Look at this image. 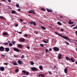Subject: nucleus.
<instances>
[{
    "label": "nucleus",
    "mask_w": 77,
    "mask_h": 77,
    "mask_svg": "<svg viewBox=\"0 0 77 77\" xmlns=\"http://www.w3.org/2000/svg\"><path fill=\"white\" fill-rule=\"evenodd\" d=\"M56 68V67H55V66H54V68Z\"/></svg>",
    "instance_id": "338daca9"
},
{
    "label": "nucleus",
    "mask_w": 77,
    "mask_h": 77,
    "mask_svg": "<svg viewBox=\"0 0 77 77\" xmlns=\"http://www.w3.org/2000/svg\"><path fill=\"white\" fill-rule=\"evenodd\" d=\"M49 27H50V28H52V26H49Z\"/></svg>",
    "instance_id": "bf43d9fd"
},
{
    "label": "nucleus",
    "mask_w": 77,
    "mask_h": 77,
    "mask_svg": "<svg viewBox=\"0 0 77 77\" xmlns=\"http://www.w3.org/2000/svg\"><path fill=\"white\" fill-rule=\"evenodd\" d=\"M20 42H24L25 40L24 39L20 38Z\"/></svg>",
    "instance_id": "dca6fc26"
},
{
    "label": "nucleus",
    "mask_w": 77,
    "mask_h": 77,
    "mask_svg": "<svg viewBox=\"0 0 77 77\" xmlns=\"http://www.w3.org/2000/svg\"><path fill=\"white\" fill-rule=\"evenodd\" d=\"M73 26H74V25H73L71 26V27H73Z\"/></svg>",
    "instance_id": "680f3d73"
},
{
    "label": "nucleus",
    "mask_w": 77,
    "mask_h": 77,
    "mask_svg": "<svg viewBox=\"0 0 77 77\" xmlns=\"http://www.w3.org/2000/svg\"><path fill=\"white\" fill-rule=\"evenodd\" d=\"M47 11L48 12H52V11L51 10H49V9H47Z\"/></svg>",
    "instance_id": "f3484780"
},
{
    "label": "nucleus",
    "mask_w": 77,
    "mask_h": 77,
    "mask_svg": "<svg viewBox=\"0 0 77 77\" xmlns=\"http://www.w3.org/2000/svg\"><path fill=\"white\" fill-rule=\"evenodd\" d=\"M26 48H27L28 49H30V47H29L28 46V47H26Z\"/></svg>",
    "instance_id": "09e8293b"
},
{
    "label": "nucleus",
    "mask_w": 77,
    "mask_h": 77,
    "mask_svg": "<svg viewBox=\"0 0 77 77\" xmlns=\"http://www.w3.org/2000/svg\"><path fill=\"white\" fill-rule=\"evenodd\" d=\"M11 13L12 14H17V12L14 10H12Z\"/></svg>",
    "instance_id": "ddd939ff"
},
{
    "label": "nucleus",
    "mask_w": 77,
    "mask_h": 77,
    "mask_svg": "<svg viewBox=\"0 0 77 77\" xmlns=\"http://www.w3.org/2000/svg\"><path fill=\"white\" fill-rule=\"evenodd\" d=\"M75 63L77 65V61H76L75 62Z\"/></svg>",
    "instance_id": "0e129e2a"
},
{
    "label": "nucleus",
    "mask_w": 77,
    "mask_h": 77,
    "mask_svg": "<svg viewBox=\"0 0 77 77\" xmlns=\"http://www.w3.org/2000/svg\"><path fill=\"white\" fill-rule=\"evenodd\" d=\"M30 65H34V62H33V61H31L30 62Z\"/></svg>",
    "instance_id": "a211bd4d"
},
{
    "label": "nucleus",
    "mask_w": 77,
    "mask_h": 77,
    "mask_svg": "<svg viewBox=\"0 0 77 77\" xmlns=\"http://www.w3.org/2000/svg\"><path fill=\"white\" fill-rule=\"evenodd\" d=\"M41 76L42 77H44V75L43 74H41Z\"/></svg>",
    "instance_id": "4c0bfd02"
},
{
    "label": "nucleus",
    "mask_w": 77,
    "mask_h": 77,
    "mask_svg": "<svg viewBox=\"0 0 77 77\" xmlns=\"http://www.w3.org/2000/svg\"><path fill=\"white\" fill-rule=\"evenodd\" d=\"M74 23L73 22H71V23H70V24H73Z\"/></svg>",
    "instance_id": "864d4df0"
},
{
    "label": "nucleus",
    "mask_w": 77,
    "mask_h": 77,
    "mask_svg": "<svg viewBox=\"0 0 77 77\" xmlns=\"http://www.w3.org/2000/svg\"><path fill=\"white\" fill-rule=\"evenodd\" d=\"M13 65H17V63L16 62L14 63H13Z\"/></svg>",
    "instance_id": "7c9ffc66"
},
{
    "label": "nucleus",
    "mask_w": 77,
    "mask_h": 77,
    "mask_svg": "<svg viewBox=\"0 0 77 77\" xmlns=\"http://www.w3.org/2000/svg\"><path fill=\"white\" fill-rule=\"evenodd\" d=\"M11 43H12V44H14L15 43H16V42H14V41H12L11 42Z\"/></svg>",
    "instance_id": "2f4dec72"
},
{
    "label": "nucleus",
    "mask_w": 77,
    "mask_h": 77,
    "mask_svg": "<svg viewBox=\"0 0 77 77\" xmlns=\"http://www.w3.org/2000/svg\"><path fill=\"white\" fill-rule=\"evenodd\" d=\"M27 36H28V35H27V34H25L24 35V37H27Z\"/></svg>",
    "instance_id": "cd10ccee"
},
{
    "label": "nucleus",
    "mask_w": 77,
    "mask_h": 77,
    "mask_svg": "<svg viewBox=\"0 0 77 77\" xmlns=\"http://www.w3.org/2000/svg\"><path fill=\"white\" fill-rule=\"evenodd\" d=\"M13 48L14 51H15L17 52H20V50H19V49H17L16 48Z\"/></svg>",
    "instance_id": "20e7f679"
},
{
    "label": "nucleus",
    "mask_w": 77,
    "mask_h": 77,
    "mask_svg": "<svg viewBox=\"0 0 77 77\" xmlns=\"http://www.w3.org/2000/svg\"><path fill=\"white\" fill-rule=\"evenodd\" d=\"M53 49L54 51H59V48L57 47H54L53 48Z\"/></svg>",
    "instance_id": "7ed1b4c3"
},
{
    "label": "nucleus",
    "mask_w": 77,
    "mask_h": 77,
    "mask_svg": "<svg viewBox=\"0 0 77 77\" xmlns=\"http://www.w3.org/2000/svg\"><path fill=\"white\" fill-rule=\"evenodd\" d=\"M40 45L41 47H44V45H42V44H40Z\"/></svg>",
    "instance_id": "f704fd0d"
},
{
    "label": "nucleus",
    "mask_w": 77,
    "mask_h": 77,
    "mask_svg": "<svg viewBox=\"0 0 77 77\" xmlns=\"http://www.w3.org/2000/svg\"><path fill=\"white\" fill-rule=\"evenodd\" d=\"M55 33L56 34H57V35H58L59 36H61V37H62V38H63V35H61L60 34L56 32H55Z\"/></svg>",
    "instance_id": "4468645a"
},
{
    "label": "nucleus",
    "mask_w": 77,
    "mask_h": 77,
    "mask_svg": "<svg viewBox=\"0 0 77 77\" xmlns=\"http://www.w3.org/2000/svg\"><path fill=\"white\" fill-rule=\"evenodd\" d=\"M49 51H52V49L51 48H50L49 49Z\"/></svg>",
    "instance_id": "49530a36"
},
{
    "label": "nucleus",
    "mask_w": 77,
    "mask_h": 77,
    "mask_svg": "<svg viewBox=\"0 0 77 77\" xmlns=\"http://www.w3.org/2000/svg\"><path fill=\"white\" fill-rule=\"evenodd\" d=\"M58 57L59 59H60L62 58V55L61 54H59L58 55Z\"/></svg>",
    "instance_id": "f8f14e48"
},
{
    "label": "nucleus",
    "mask_w": 77,
    "mask_h": 77,
    "mask_svg": "<svg viewBox=\"0 0 77 77\" xmlns=\"http://www.w3.org/2000/svg\"><path fill=\"white\" fill-rule=\"evenodd\" d=\"M9 46H12V45H12V43H10L9 44Z\"/></svg>",
    "instance_id": "72a5a7b5"
},
{
    "label": "nucleus",
    "mask_w": 77,
    "mask_h": 77,
    "mask_svg": "<svg viewBox=\"0 0 77 77\" xmlns=\"http://www.w3.org/2000/svg\"><path fill=\"white\" fill-rule=\"evenodd\" d=\"M18 11H21V9H18Z\"/></svg>",
    "instance_id": "4d7b16f0"
},
{
    "label": "nucleus",
    "mask_w": 77,
    "mask_h": 77,
    "mask_svg": "<svg viewBox=\"0 0 77 77\" xmlns=\"http://www.w3.org/2000/svg\"><path fill=\"white\" fill-rule=\"evenodd\" d=\"M2 1H3V2H5L6 1H5V0H1Z\"/></svg>",
    "instance_id": "e2e57ef3"
},
{
    "label": "nucleus",
    "mask_w": 77,
    "mask_h": 77,
    "mask_svg": "<svg viewBox=\"0 0 77 77\" xmlns=\"http://www.w3.org/2000/svg\"><path fill=\"white\" fill-rule=\"evenodd\" d=\"M31 11H32V14H35V12L33 10H31Z\"/></svg>",
    "instance_id": "b1692460"
},
{
    "label": "nucleus",
    "mask_w": 77,
    "mask_h": 77,
    "mask_svg": "<svg viewBox=\"0 0 77 77\" xmlns=\"http://www.w3.org/2000/svg\"><path fill=\"white\" fill-rule=\"evenodd\" d=\"M60 18H63V16H60Z\"/></svg>",
    "instance_id": "69168bd1"
},
{
    "label": "nucleus",
    "mask_w": 77,
    "mask_h": 77,
    "mask_svg": "<svg viewBox=\"0 0 77 77\" xmlns=\"http://www.w3.org/2000/svg\"><path fill=\"white\" fill-rule=\"evenodd\" d=\"M21 59H23L24 57V55H22V57H21Z\"/></svg>",
    "instance_id": "c9c22d12"
},
{
    "label": "nucleus",
    "mask_w": 77,
    "mask_h": 77,
    "mask_svg": "<svg viewBox=\"0 0 77 77\" xmlns=\"http://www.w3.org/2000/svg\"><path fill=\"white\" fill-rule=\"evenodd\" d=\"M5 50L6 52H8V51H9V48H5Z\"/></svg>",
    "instance_id": "9b49d317"
},
{
    "label": "nucleus",
    "mask_w": 77,
    "mask_h": 77,
    "mask_svg": "<svg viewBox=\"0 0 77 77\" xmlns=\"http://www.w3.org/2000/svg\"><path fill=\"white\" fill-rule=\"evenodd\" d=\"M17 47L19 48H22V47H23L22 45L20 44H17Z\"/></svg>",
    "instance_id": "1a4fd4ad"
},
{
    "label": "nucleus",
    "mask_w": 77,
    "mask_h": 77,
    "mask_svg": "<svg viewBox=\"0 0 77 77\" xmlns=\"http://www.w3.org/2000/svg\"><path fill=\"white\" fill-rule=\"evenodd\" d=\"M64 71L65 73H67V72H68V69H67V68H65L64 69Z\"/></svg>",
    "instance_id": "2eb2a0df"
},
{
    "label": "nucleus",
    "mask_w": 77,
    "mask_h": 77,
    "mask_svg": "<svg viewBox=\"0 0 77 77\" xmlns=\"http://www.w3.org/2000/svg\"><path fill=\"white\" fill-rule=\"evenodd\" d=\"M66 59L67 60H70L71 61H72V62H75V61L73 60L72 58H71L70 59V58L68 57H66Z\"/></svg>",
    "instance_id": "f257e3e1"
},
{
    "label": "nucleus",
    "mask_w": 77,
    "mask_h": 77,
    "mask_svg": "<svg viewBox=\"0 0 77 77\" xmlns=\"http://www.w3.org/2000/svg\"><path fill=\"white\" fill-rule=\"evenodd\" d=\"M5 50V49L3 47L1 46L0 47V51H3Z\"/></svg>",
    "instance_id": "39448f33"
},
{
    "label": "nucleus",
    "mask_w": 77,
    "mask_h": 77,
    "mask_svg": "<svg viewBox=\"0 0 77 77\" xmlns=\"http://www.w3.org/2000/svg\"><path fill=\"white\" fill-rule=\"evenodd\" d=\"M0 18H1V19H2V20H4H4H6V19L5 18V17H4L3 16H0Z\"/></svg>",
    "instance_id": "4be33fe9"
},
{
    "label": "nucleus",
    "mask_w": 77,
    "mask_h": 77,
    "mask_svg": "<svg viewBox=\"0 0 77 77\" xmlns=\"http://www.w3.org/2000/svg\"><path fill=\"white\" fill-rule=\"evenodd\" d=\"M60 30H61V31H62V32H63V31H64V30L63 29H60Z\"/></svg>",
    "instance_id": "79ce46f5"
},
{
    "label": "nucleus",
    "mask_w": 77,
    "mask_h": 77,
    "mask_svg": "<svg viewBox=\"0 0 77 77\" xmlns=\"http://www.w3.org/2000/svg\"><path fill=\"white\" fill-rule=\"evenodd\" d=\"M16 6L17 8H20V7L19 6V4H16Z\"/></svg>",
    "instance_id": "c85d7f7f"
},
{
    "label": "nucleus",
    "mask_w": 77,
    "mask_h": 77,
    "mask_svg": "<svg viewBox=\"0 0 77 77\" xmlns=\"http://www.w3.org/2000/svg\"><path fill=\"white\" fill-rule=\"evenodd\" d=\"M22 72L24 74H26V75H29V73L28 72H26L25 70H23Z\"/></svg>",
    "instance_id": "f03ea898"
},
{
    "label": "nucleus",
    "mask_w": 77,
    "mask_h": 77,
    "mask_svg": "<svg viewBox=\"0 0 77 77\" xmlns=\"http://www.w3.org/2000/svg\"><path fill=\"white\" fill-rule=\"evenodd\" d=\"M18 63L19 64H21L22 63V62L21 60H18Z\"/></svg>",
    "instance_id": "6ab92c4d"
},
{
    "label": "nucleus",
    "mask_w": 77,
    "mask_h": 77,
    "mask_svg": "<svg viewBox=\"0 0 77 77\" xmlns=\"http://www.w3.org/2000/svg\"><path fill=\"white\" fill-rule=\"evenodd\" d=\"M8 43H10V42H11V41H8Z\"/></svg>",
    "instance_id": "6e6d98bb"
},
{
    "label": "nucleus",
    "mask_w": 77,
    "mask_h": 77,
    "mask_svg": "<svg viewBox=\"0 0 77 77\" xmlns=\"http://www.w3.org/2000/svg\"><path fill=\"white\" fill-rule=\"evenodd\" d=\"M41 28H42L43 29V30H46V28L43 26H41Z\"/></svg>",
    "instance_id": "a878e982"
},
{
    "label": "nucleus",
    "mask_w": 77,
    "mask_h": 77,
    "mask_svg": "<svg viewBox=\"0 0 77 77\" xmlns=\"http://www.w3.org/2000/svg\"><path fill=\"white\" fill-rule=\"evenodd\" d=\"M49 74H51V72H50V71H49Z\"/></svg>",
    "instance_id": "13d9d810"
},
{
    "label": "nucleus",
    "mask_w": 77,
    "mask_h": 77,
    "mask_svg": "<svg viewBox=\"0 0 77 77\" xmlns=\"http://www.w3.org/2000/svg\"><path fill=\"white\" fill-rule=\"evenodd\" d=\"M57 24H58V25H59L60 26H62V23H61L60 22H57Z\"/></svg>",
    "instance_id": "412c9836"
},
{
    "label": "nucleus",
    "mask_w": 77,
    "mask_h": 77,
    "mask_svg": "<svg viewBox=\"0 0 77 77\" xmlns=\"http://www.w3.org/2000/svg\"><path fill=\"white\" fill-rule=\"evenodd\" d=\"M14 57H18V56L14 55Z\"/></svg>",
    "instance_id": "473e14b6"
},
{
    "label": "nucleus",
    "mask_w": 77,
    "mask_h": 77,
    "mask_svg": "<svg viewBox=\"0 0 77 77\" xmlns=\"http://www.w3.org/2000/svg\"><path fill=\"white\" fill-rule=\"evenodd\" d=\"M41 74L38 75V77H41Z\"/></svg>",
    "instance_id": "de8ad7c7"
},
{
    "label": "nucleus",
    "mask_w": 77,
    "mask_h": 77,
    "mask_svg": "<svg viewBox=\"0 0 77 77\" xmlns=\"http://www.w3.org/2000/svg\"><path fill=\"white\" fill-rule=\"evenodd\" d=\"M3 44L5 45H8V42L4 43H3Z\"/></svg>",
    "instance_id": "393cba45"
},
{
    "label": "nucleus",
    "mask_w": 77,
    "mask_h": 77,
    "mask_svg": "<svg viewBox=\"0 0 77 77\" xmlns=\"http://www.w3.org/2000/svg\"><path fill=\"white\" fill-rule=\"evenodd\" d=\"M1 56H2L3 57H5V55H3V54H1Z\"/></svg>",
    "instance_id": "a19ab883"
},
{
    "label": "nucleus",
    "mask_w": 77,
    "mask_h": 77,
    "mask_svg": "<svg viewBox=\"0 0 77 77\" xmlns=\"http://www.w3.org/2000/svg\"><path fill=\"white\" fill-rule=\"evenodd\" d=\"M45 51H46V53H47L48 52V50L47 49H45Z\"/></svg>",
    "instance_id": "c756f323"
},
{
    "label": "nucleus",
    "mask_w": 77,
    "mask_h": 77,
    "mask_svg": "<svg viewBox=\"0 0 77 77\" xmlns=\"http://www.w3.org/2000/svg\"><path fill=\"white\" fill-rule=\"evenodd\" d=\"M63 38H64V39H68V41H71V40H70L68 38V37H65L64 36H63Z\"/></svg>",
    "instance_id": "9d476101"
},
{
    "label": "nucleus",
    "mask_w": 77,
    "mask_h": 77,
    "mask_svg": "<svg viewBox=\"0 0 77 77\" xmlns=\"http://www.w3.org/2000/svg\"><path fill=\"white\" fill-rule=\"evenodd\" d=\"M29 23L30 24H33L34 26H36V23L35 22L32 21L31 22H29Z\"/></svg>",
    "instance_id": "0eeeda50"
},
{
    "label": "nucleus",
    "mask_w": 77,
    "mask_h": 77,
    "mask_svg": "<svg viewBox=\"0 0 77 77\" xmlns=\"http://www.w3.org/2000/svg\"><path fill=\"white\" fill-rule=\"evenodd\" d=\"M28 12H29V13H30L32 14V11H28Z\"/></svg>",
    "instance_id": "c03bdc74"
},
{
    "label": "nucleus",
    "mask_w": 77,
    "mask_h": 77,
    "mask_svg": "<svg viewBox=\"0 0 77 77\" xmlns=\"http://www.w3.org/2000/svg\"><path fill=\"white\" fill-rule=\"evenodd\" d=\"M8 2L10 3V2H11V0H8Z\"/></svg>",
    "instance_id": "603ef678"
},
{
    "label": "nucleus",
    "mask_w": 77,
    "mask_h": 77,
    "mask_svg": "<svg viewBox=\"0 0 77 77\" xmlns=\"http://www.w3.org/2000/svg\"><path fill=\"white\" fill-rule=\"evenodd\" d=\"M17 33H20V34H21V33H22V32H17Z\"/></svg>",
    "instance_id": "a18cd8bd"
},
{
    "label": "nucleus",
    "mask_w": 77,
    "mask_h": 77,
    "mask_svg": "<svg viewBox=\"0 0 77 77\" xmlns=\"http://www.w3.org/2000/svg\"><path fill=\"white\" fill-rule=\"evenodd\" d=\"M15 26H16V27H18V25L17 24H16L15 25Z\"/></svg>",
    "instance_id": "8fccbe9b"
},
{
    "label": "nucleus",
    "mask_w": 77,
    "mask_h": 77,
    "mask_svg": "<svg viewBox=\"0 0 77 77\" xmlns=\"http://www.w3.org/2000/svg\"><path fill=\"white\" fill-rule=\"evenodd\" d=\"M0 70L1 71H3L5 70V67L2 66L0 67Z\"/></svg>",
    "instance_id": "6e6552de"
},
{
    "label": "nucleus",
    "mask_w": 77,
    "mask_h": 77,
    "mask_svg": "<svg viewBox=\"0 0 77 77\" xmlns=\"http://www.w3.org/2000/svg\"><path fill=\"white\" fill-rule=\"evenodd\" d=\"M71 21H69V24H71Z\"/></svg>",
    "instance_id": "5fc2aeb1"
},
{
    "label": "nucleus",
    "mask_w": 77,
    "mask_h": 77,
    "mask_svg": "<svg viewBox=\"0 0 77 77\" xmlns=\"http://www.w3.org/2000/svg\"><path fill=\"white\" fill-rule=\"evenodd\" d=\"M39 68L40 69L42 70V66H39Z\"/></svg>",
    "instance_id": "5701e85b"
},
{
    "label": "nucleus",
    "mask_w": 77,
    "mask_h": 77,
    "mask_svg": "<svg viewBox=\"0 0 77 77\" xmlns=\"http://www.w3.org/2000/svg\"><path fill=\"white\" fill-rule=\"evenodd\" d=\"M8 8H9V9H12V8L10 7H9Z\"/></svg>",
    "instance_id": "052dcab7"
},
{
    "label": "nucleus",
    "mask_w": 77,
    "mask_h": 77,
    "mask_svg": "<svg viewBox=\"0 0 77 77\" xmlns=\"http://www.w3.org/2000/svg\"><path fill=\"white\" fill-rule=\"evenodd\" d=\"M19 71V69H17L15 70V72H18V71Z\"/></svg>",
    "instance_id": "bb28decb"
},
{
    "label": "nucleus",
    "mask_w": 77,
    "mask_h": 77,
    "mask_svg": "<svg viewBox=\"0 0 77 77\" xmlns=\"http://www.w3.org/2000/svg\"><path fill=\"white\" fill-rule=\"evenodd\" d=\"M2 35H8V34L6 32H4L3 33Z\"/></svg>",
    "instance_id": "aec40b11"
},
{
    "label": "nucleus",
    "mask_w": 77,
    "mask_h": 77,
    "mask_svg": "<svg viewBox=\"0 0 77 77\" xmlns=\"http://www.w3.org/2000/svg\"><path fill=\"white\" fill-rule=\"evenodd\" d=\"M66 44H67V45H69V43L66 42H65Z\"/></svg>",
    "instance_id": "3c124183"
},
{
    "label": "nucleus",
    "mask_w": 77,
    "mask_h": 77,
    "mask_svg": "<svg viewBox=\"0 0 77 77\" xmlns=\"http://www.w3.org/2000/svg\"><path fill=\"white\" fill-rule=\"evenodd\" d=\"M20 22H22L23 20V19H20Z\"/></svg>",
    "instance_id": "37998d69"
},
{
    "label": "nucleus",
    "mask_w": 77,
    "mask_h": 77,
    "mask_svg": "<svg viewBox=\"0 0 77 77\" xmlns=\"http://www.w3.org/2000/svg\"><path fill=\"white\" fill-rule=\"evenodd\" d=\"M41 9L43 11H45V9H44V8H41Z\"/></svg>",
    "instance_id": "ea45409f"
},
{
    "label": "nucleus",
    "mask_w": 77,
    "mask_h": 77,
    "mask_svg": "<svg viewBox=\"0 0 77 77\" xmlns=\"http://www.w3.org/2000/svg\"><path fill=\"white\" fill-rule=\"evenodd\" d=\"M45 43H48V42H47V41H45V40L43 41Z\"/></svg>",
    "instance_id": "e433bc0d"
},
{
    "label": "nucleus",
    "mask_w": 77,
    "mask_h": 77,
    "mask_svg": "<svg viewBox=\"0 0 77 77\" xmlns=\"http://www.w3.org/2000/svg\"><path fill=\"white\" fill-rule=\"evenodd\" d=\"M31 69L32 71H35L37 70V68L35 67H33L31 68Z\"/></svg>",
    "instance_id": "423d86ee"
},
{
    "label": "nucleus",
    "mask_w": 77,
    "mask_h": 77,
    "mask_svg": "<svg viewBox=\"0 0 77 77\" xmlns=\"http://www.w3.org/2000/svg\"><path fill=\"white\" fill-rule=\"evenodd\" d=\"M23 77H27V76H23Z\"/></svg>",
    "instance_id": "774afa93"
},
{
    "label": "nucleus",
    "mask_w": 77,
    "mask_h": 77,
    "mask_svg": "<svg viewBox=\"0 0 77 77\" xmlns=\"http://www.w3.org/2000/svg\"><path fill=\"white\" fill-rule=\"evenodd\" d=\"M4 65H7L8 63H4Z\"/></svg>",
    "instance_id": "58836bf2"
}]
</instances>
